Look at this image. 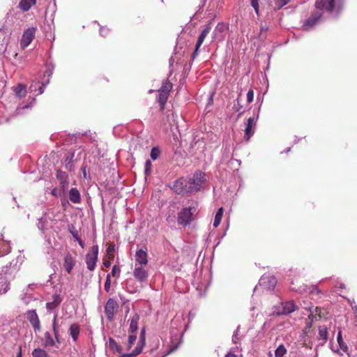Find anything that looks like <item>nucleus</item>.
<instances>
[{
  "label": "nucleus",
  "mask_w": 357,
  "mask_h": 357,
  "mask_svg": "<svg viewBox=\"0 0 357 357\" xmlns=\"http://www.w3.org/2000/svg\"><path fill=\"white\" fill-rule=\"evenodd\" d=\"M344 0H317L316 2V8L317 11L314 13L304 22L303 27L305 31L311 29L321 18V13L319 10L328 12L337 15L342 9Z\"/></svg>",
  "instance_id": "1"
},
{
  "label": "nucleus",
  "mask_w": 357,
  "mask_h": 357,
  "mask_svg": "<svg viewBox=\"0 0 357 357\" xmlns=\"http://www.w3.org/2000/svg\"><path fill=\"white\" fill-rule=\"evenodd\" d=\"M52 75V70H47L44 74L41 84L38 81H33L30 85L28 91L26 90L25 86L24 85V98L26 96V93H30L29 98L31 99L29 104L24 105V109L31 107L35 104L34 97L43 93V89L47 84H49L50 77Z\"/></svg>",
  "instance_id": "2"
},
{
  "label": "nucleus",
  "mask_w": 357,
  "mask_h": 357,
  "mask_svg": "<svg viewBox=\"0 0 357 357\" xmlns=\"http://www.w3.org/2000/svg\"><path fill=\"white\" fill-rule=\"evenodd\" d=\"M197 213V204L190 206L188 208H183L178 213L177 221L178 225L182 226L188 225L192 220V216Z\"/></svg>",
  "instance_id": "3"
},
{
  "label": "nucleus",
  "mask_w": 357,
  "mask_h": 357,
  "mask_svg": "<svg viewBox=\"0 0 357 357\" xmlns=\"http://www.w3.org/2000/svg\"><path fill=\"white\" fill-rule=\"evenodd\" d=\"M173 190L177 194L185 195L192 193L190 185L187 178H181L176 180L172 187Z\"/></svg>",
  "instance_id": "4"
},
{
  "label": "nucleus",
  "mask_w": 357,
  "mask_h": 357,
  "mask_svg": "<svg viewBox=\"0 0 357 357\" xmlns=\"http://www.w3.org/2000/svg\"><path fill=\"white\" fill-rule=\"evenodd\" d=\"M98 245H93L91 248V251L86 255V264L87 268L90 271H94L96 263L98 261Z\"/></svg>",
  "instance_id": "5"
},
{
  "label": "nucleus",
  "mask_w": 357,
  "mask_h": 357,
  "mask_svg": "<svg viewBox=\"0 0 357 357\" xmlns=\"http://www.w3.org/2000/svg\"><path fill=\"white\" fill-rule=\"evenodd\" d=\"M296 306L294 301L281 303L279 305L275 306L274 313L278 315L288 314L294 312Z\"/></svg>",
  "instance_id": "6"
},
{
  "label": "nucleus",
  "mask_w": 357,
  "mask_h": 357,
  "mask_svg": "<svg viewBox=\"0 0 357 357\" xmlns=\"http://www.w3.org/2000/svg\"><path fill=\"white\" fill-rule=\"evenodd\" d=\"M204 174L201 172H196L192 178H187L188 182L190 185L192 193L196 192L200 190L204 181Z\"/></svg>",
  "instance_id": "7"
},
{
  "label": "nucleus",
  "mask_w": 357,
  "mask_h": 357,
  "mask_svg": "<svg viewBox=\"0 0 357 357\" xmlns=\"http://www.w3.org/2000/svg\"><path fill=\"white\" fill-rule=\"evenodd\" d=\"M307 289H310V295L312 299L321 298V295L322 294L321 291L315 285H312L311 287H308L306 284H303L298 289L292 288L293 290L300 294L307 292Z\"/></svg>",
  "instance_id": "8"
},
{
  "label": "nucleus",
  "mask_w": 357,
  "mask_h": 357,
  "mask_svg": "<svg viewBox=\"0 0 357 357\" xmlns=\"http://www.w3.org/2000/svg\"><path fill=\"white\" fill-rule=\"evenodd\" d=\"M211 30V26L210 24H208L205 26V28L202 30L200 35L199 36L196 45H195V51L192 54L193 59H195V57L197 56L199 47L202 45L203 42L204 41L206 37L209 33Z\"/></svg>",
  "instance_id": "9"
},
{
  "label": "nucleus",
  "mask_w": 357,
  "mask_h": 357,
  "mask_svg": "<svg viewBox=\"0 0 357 357\" xmlns=\"http://www.w3.org/2000/svg\"><path fill=\"white\" fill-rule=\"evenodd\" d=\"M118 308V304L113 298H109L105 306V312L107 318L112 321L113 319L115 312Z\"/></svg>",
  "instance_id": "10"
},
{
  "label": "nucleus",
  "mask_w": 357,
  "mask_h": 357,
  "mask_svg": "<svg viewBox=\"0 0 357 357\" xmlns=\"http://www.w3.org/2000/svg\"><path fill=\"white\" fill-rule=\"evenodd\" d=\"M133 275L137 280L144 282L147 280L149 274L148 271L144 268V266L135 264Z\"/></svg>",
  "instance_id": "11"
},
{
  "label": "nucleus",
  "mask_w": 357,
  "mask_h": 357,
  "mask_svg": "<svg viewBox=\"0 0 357 357\" xmlns=\"http://www.w3.org/2000/svg\"><path fill=\"white\" fill-rule=\"evenodd\" d=\"M56 177L59 182V185L63 192H66L69 184L68 174L61 170H57Z\"/></svg>",
  "instance_id": "12"
},
{
  "label": "nucleus",
  "mask_w": 357,
  "mask_h": 357,
  "mask_svg": "<svg viewBox=\"0 0 357 357\" xmlns=\"http://www.w3.org/2000/svg\"><path fill=\"white\" fill-rule=\"evenodd\" d=\"M135 264L138 266H146L148 264L147 250L143 248L138 249L135 255Z\"/></svg>",
  "instance_id": "13"
},
{
  "label": "nucleus",
  "mask_w": 357,
  "mask_h": 357,
  "mask_svg": "<svg viewBox=\"0 0 357 357\" xmlns=\"http://www.w3.org/2000/svg\"><path fill=\"white\" fill-rule=\"evenodd\" d=\"M259 114H257V119L255 117H250L248 119V122L246 123V126L245 128V139L246 141H249L250 137L254 135L255 130H253V128L256 125L257 119H258Z\"/></svg>",
  "instance_id": "14"
},
{
  "label": "nucleus",
  "mask_w": 357,
  "mask_h": 357,
  "mask_svg": "<svg viewBox=\"0 0 357 357\" xmlns=\"http://www.w3.org/2000/svg\"><path fill=\"white\" fill-rule=\"evenodd\" d=\"M26 318L33 326L36 333L40 331V321L35 310H29L27 312Z\"/></svg>",
  "instance_id": "15"
},
{
  "label": "nucleus",
  "mask_w": 357,
  "mask_h": 357,
  "mask_svg": "<svg viewBox=\"0 0 357 357\" xmlns=\"http://www.w3.org/2000/svg\"><path fill=\"white\" fill-rule=\"evenodd\" d=\"M37 27L31 26L24 31V48L27 47L35 37Z\"/></svg>",
  "instance_id": "16"
},
{
  "label": "nucleus",
  "mask_w": 357,
  "mask_h": 357,
  "mask_svg": "<svg viewBox=\"0 0 357 357\" xmlns=\"http://www.w3.org/2000/svg\"><path fill=\"white\" fill-rule=\"evenodd\" d=\"M259 284L267 289H273L276 284V280L271 275H264L259 280Z\"/></svg>",
  "instance_id": "17"
},
{
  "label": "nucleus",
  "mask_w": 357,
  "mask_h": 357,
  "mask_svg": "<svg viewBox=\"0 0 357 357\" xmlns=\"http://www.w3.org/2000/svg\"><path fill=\"white\" fill-rule=\"evenodd\" d=\"M75 265V259L71 254L67 253L64 257L63 268L68 273H70Z\"/></svg>",
  "instance_id": "18"
},
{
  "label": "nucleus",
  "mask_w": 357,
  "mask_h": 357,
  "mask_svg": "<svg viewBox=\"0 0 357 357\" xmlns=\"http://www.w3.org/2000/svg\"><path fill=\"white\" fill-rule=\"evenodd\" d=\"M139 319V315L135 313L128 320L130 322L129 333H134L137 331Z\"/></svg>",
  "instance_id": "19"
},
{
  "label": "nucleus",
  "mask_w": 357,
  "mask_h": 357,
  "mask_svg": "<svg viewBox=\"0 0 357 357\" xmlns=\"http://www.w3.org/2000/svg\"><path fill=\"white\" fill-rule=\"evenodd\" d=\"M68 197L69 200L74 204H79L81 202V195L76 188H72L69 190Z\"/></svg>",
  "instance_id": "20"
},
{
  "label": "nucleus",
  "mask_w": 357,
  "mask_h": 357,
  "mask_svg": "<svg viewBox=\"0 0 357 357\" xmlns=\"http://www.w3.org/2000/svg\"><path fill=\"white\" fill-rule=\"evenodd\" d=\"M79 327L77 324H74L70 325L69 332L74 342H76L77 340L79 335Z\"/></svg>",
  "instance_id": "21"
},
{
  "label": "nucleus",
  "mask_w": 357,
  "mask_h": 357,
  "mask_svg": "<svg viewBox=\"0 0 357 357\" xmlns=\"http://www.w3.org/2000/svg\"><path fill=\"white\" fill-rule=\"evenodd\" d=\"M328 338V331L327 328L325 326H320L319 327V335H318V340H322L323 342L321 344L323 345Z\"/></svg>",
  "instance_id": "22"
},
{
  "label": "nucleus",
  "mask_w": 357,
  "mask_h": 357,
  "mask_svg": "<svg viewBox=\"0 0 357 357\" xmlns=\"http://www.w3.org/2000/svg\"><path fill=\"white\" fill-rule=\"evenodd\" d=\"M56 342V339L54 340L52 335L50 332H46L45 333L44 337V345L46 347H53L55 345V342Z\"/></svg>",
  "instance_id": "23"
},
{
  "label": "nucleus",
  "mask_w": 357,
  "mask_h": 357,
  "mask_svg": "<svg viewBox=\"0 0 357 357\" xmlns=\"http://www.w3.org/2000/svg\"><path fill=\"white\" fill-rule=\"evenodd\" d=\"M228 29V26L224 23H218L213 31V33L215 37L220 38V39L222 38L221 36H219V34H221L222 33L225 32Z\"/></svg>",
  "instance_id": "24"
},
{
  "label": "nucleus",
  "mask_w": 357,
  "mask_h": 357,
  "mask_svg": "<svg viewBox=\"0 0 357 357\" xmlns=\"http://www.w3.org/2000/svg\"><path fill=\"white\" fill-rule=\"evenodd\" d=\"M8 289V283L6 278L1 275H0V294H4Z\"/></svg>",
  "instance_id": "25"
},
{
  "label": "nucleus",
  "mask_w": 357,
  "mask_h": 357,
  "mask_svg": "<svg viewBox=\"0 0 357 357\" xmlns=\"http://www.w3.org/2000/svg\"><path fill=\"white\" fill-rule=\"evenodd\" d=\"M223 211H224V209L222 207L218 209V211H217L215 216L214 221H213V227H217L220 225L222 218Z\"/></svg>",
  "instance_id": "26"
},
{
  "label": "nucleus",
  "mask_w": 357,
  "mask_h": 357,
  "mask_svg": "<svg viewBox=\"0 0 357 357\" xmlns=\"http://www.w3.org/2000/svg\"><path fill=\"white\" fill-rule=\"evenodd\" d=\"M169 94L166 93H163L162 91H158V102L160 103L161 106V109H162L164 108V106L167 102V98Z\"/></svg>",
  "instance_id": "27"
},
{
  "label": "nucleus",
  "mask_w": 357,
  "mask_h": 357,
  "mask_svg": "<svg viewBox=\"0 0 357 357\" xmlns=\"http://www.w3.org/2000/svg\"><path fill=\"white\" fill-rule=\"evenodd\" d=\"M109 347L113 351H116L119 354L121 353V347L112 338H109Z\"/></svg>",
  "instance_id": "28"
},
{
  "label": "nucleus",
  "mask_w": 357,
  "mask_h": 357,
  "mask_svg": "<svg viewBox=\"0 0 357 357\" xmlns=\"http://www.w3.org/2000/svg\"><path fill=\"white\" fill-rule=\"evenodd\" d=\"M172 88V84L169 81H165L162 83L161 88L159 89V91H162L163 93H166L169 94V92L171 91Z\"/></svg>",
  "instance_id": "29"
},
{
  "label": "nucleus",
  "mask_w": 357,
  "mask_h": 357,
  "mask_svg": "<svg viewBox=\"0 0 357 357\" xmlns=\"http://www.w3.org/2000/svg\"><path fill=\"white\" fill-rule=\"evenodd\" d=\"M287 353V349L283 344H280L275 351V357H283V356Z\"/></svg>",
  "instance_id": "30"
},
{
  "label": "nucleus",
  "mask_w": 357,
  "mask_h": 357,
  "mask_svg": "<svg viewBox=\"0 0 357 357\" xmlns=\"http://www.w3.org/2000/svg\"><path fill=\"white\" fill-rule=\"evenodd\" d=\"M56 317H57V315L55 314L54 317V319H53V321H52V330H53L54 338L56 339V342H59V338H58L59 331H58V326H57V323H56Z\"/></svg>",
  "instance_id": "31"
},
{
  "label": "nucleus",
  "mask_w": 357,
  "mask_h": 357,
  "mask_svg": "<svg viewBox=\"0 0 357 357\" xmlns=\"http://www.w3.org/2000/svg\"><path fill=\"white\" fill-rule=\"evenodd\" d=\"M33 357H49L47 352L41 349H36L32 352Z\"/></svg>",
  "instance_id": "32"
},
{
  "label": "nucleus",
  "mask_w": 357,
  "mask_h": 357,
  "mask_svg": "<svg viewBox=\"0 0 357 357\" xmlns=\"http://www.w3.org/2000/svg\"><path fill=\"white\" fill-rule=\"evenodd\" d=\"M36 3V0H24V12L28 11Z\"/></svg>",
  "instance_id": "33"
},
{
  "label": "nucleus",
  "mask_w": 357,
  "mask_h": 357,
  "mask_svg": "<svg viewBox=\"0 0 357 357\" xmlns=\"http://www.w3.org/2000/svg\"><path fill=\"white\" fill-rule=\"evenodd\" d=\"M66 192H63L61 188H54L52 190L51 194L56 197H61Z\"/></svg>",
  "instance_id": "34"
},
{
  "label": "nucleus",
  "mask_w": 357,
  "mask_h": 357,
  "mask_svg": "<svg viewBox=\"0 0 357 357\" xmlns=\"http://www.w3.org/2000/svg\"><path fill=\"white\" fill-rule=\"evenodd\" d=\"M160 153V151L157 147H153L151 151V158L153 160H156Z\"/></svg>",
  "instance_id": "35"
},
{
  "label": "nucleus",
  "mask_w": 357,
  "mask_h": 357,
  "mask_svg": "<svg viewBox=\"0 0 357 357\" xmlns=\"http://www.w3.org/2000/svg\"><path fill=\"white\" fill-rule=\"evenodd\" d=\"M290 0H275V4L277 9H280L284 6L287 4Z\"/></svg>",
  "instance_id": "36"
},
{
  "label": "nucleus",
  "mask_w": 357,
  "mask_h": 357,
  "mask_svg": "<svg viewBox=\"0 0 357 357\" xmlns=\"http://www.w3.org/2000/svg\"><path fill=\"white\" fill-rule=\"evenodd\" d=\"M151 166H152V164H151V160H147L145 162V169H144V173H145L146 176L149 175L151 174Z\"/></svg>",
  "instance_id": "37"
},
{
  "label": "nucleus",
  "mask_w": 357,
  "mask_h": 357,
  "mask_svg": "<svg viewBox=\"0 0 357 357\" xmlns=\"http://www.w3.org/2000/svg\"><path fill=\"white\" fill-rule=\"evenodd\" d=\"M142 351V348L137 347L134 352L130 354H122L121 357H134L136 355L139 354Z\"/></svg>",
  "instance_id": "38"
},
{
  "label": "nucleus",
  "mask_w": 357,
  "mask_h": 357,
  "mask_svg": "<svg viewBox=\"0 0 357 357\" xmlns=\"http://www.w3.org/2000/svg\"><path fill=\"white\" fill-rule=\"evenodd\" d=\"M61 303L60 299H56L53 302L47 303V308L52 310Z\"/></svg>",
  "instance_id": "39"
},
{
  "label": "nucleus",
  "mask_w": 357,
  "mask_h": 357,
  "mask_svg": "<svg viewBox=\"0 0 357 357\" xmlns=\"http://www.w3.org/2000/svg\"><path fill=\"white\" fill-rule=\"evenodd\" d=\"M121 270L117 266H114L111 272V275L114 277L119 278L120 275Z\"/></svg>",
  "instance_id": "40"
},
{
  "label": "nucleus",
  "mask_w": 357,
  "mask_h": 357,
  "mask_svg": "<svg viewBox=\"0 0 357 357\" xmlns=\"http://www.w3.org/2000/svg\"><path fill=\"white\" fill-rule=\"evenodd\" d=\"M110 285H111V280H110V274H107L106 277V281L105 283V290L107 292H109L110 290Z\"/></svg>",
  "instance_id": "41"
},
{
  "label": "nucleus",
  "mask_w": 357,
  "mask_h": 357,
  "mask_svg": "<svg viewBox=\"0 0 357 357\" xmlns=\"http://www.w3.org/2000/svg\"><path fill=\"white\" fill-rule=\"evenodd\" d=\"M304 308L310 312V314L308 315V319L311 321V322H312L314 321V319H316V316L314 315L313 312L312 311V306H305Z\"/></svg>",
  "instance_id": "42"
},
{
  "label": "nucleus",
  "mask_w": 357,
  "mask_h": 357,
  "mask_svg": "<svg viewBox=\"0 0 357 357\" xmlns=\"http://www.w3.org/2000/svg\"><path fill=\"white\" fill-rule=\"evenodd\" d=\"M136 338H137L136 335L132 334V333L129 335V337H128V347L129 349L132 347L133 343L135 342Z\"/></svg>",
  "instance_id": "43"
},
{
  "label": "nucleus",
  "mask_w": 357,
  "mask_h": 357,
  "mask_svg": "<svg viewBox=\"0 0 357 357\" xmlns=\"http://www.w3.org/2000/svg\"><path fill=\"white\" fill-rule=\"evenodd\" d=\"M254 100V91L252 89H250L247 93V101L248 102H252Z\"/></svg>",
  "instance_id": "44"
},
{
  "label": "nucleus",
  "mask_w": 357,
  "mask_h": 357,
  "mask_svg": "<svg viewBox=\"0 0 357 357\" xmlns=\"http://www.w3.org/2000/svg\"><path fill=\"white\" fill-rule=\"evenodd\" d=\"M251 1V6L255 9V12L258 13L259 12V3L258 0H250Z\"/></svg>",
  "instance_id": "45"
},
{
  "label": "nucleus",
  "mask_w": 357,
  "mask_h": 357,
  "mask_svg": "<svg viewBox=\"0 0 357 357\" xmlns=\"http://www.w3.org/2000/svg\"><path fill=\"white\" fill-rule=\"evenodd\" d=\"M237 101H238V103H237V105H235L234 106V109H235L236 112H239L238 116H241V115L243 113V111H242V110H241V109H242V105H241L239 104V102H238V99H237Z\"/></svg>",
  "instance_id": "46"
},
{
  "label": "nucleus",
  "mask_w": 357,
  "mask_h": 357,
  "mask_svg": "<svg viewBox=\"0 0 357 357\" xmlns=\"http://www.w3.org/2000/svg\"><path fill=\"white\" fill-rule=\"evenodd\" d=\"M109 32V29L107 28H105V27H101L100 29V34L102 36H106L107 35Z\"/></svg>",
  "instance_id": "47"
},
{
  "label": "nucleus",
  "mask_w": 357,
  "mask_h": 357,
  "mask_svg": "<svg viewBox=\"0 0 357 357\" xmlns=\"http://www.w3.org/2000/svg\"><path fill=\"white\" fill-rule=\"evenodd\" d=\"M22 91V84L21 83H19L17 88H16V90H15V93L17 96H21V91Z\"/></svg>",
  "instance_id": "48"
},
{
  "label": "nucleus",
  "mask_w": 357,
  "mask_h": 357,
  "mask_svg": "<svg viewBox=\"0 0 357 357\" xmlns=\"http://www.w3.org/2000/svg\"><path fill=\"white\" fill-rule=\"evenodd\" d=\"M73 157V155H72V156L70 158H67L66 160V161L68 162V163H66V168L70 171L71 170L72 165L70 163H71V160H72Z\"/></svg>",
  "instance_id": "49"
},
{
  "label": "nucleus",
  "mask_w": 357,
  "mask_h": 357,
  "mask_svg": "<svg viewBox=\"0 0 357 357\" xmlns=\"http://www.w3.org/2000/svg\"><path fill=\"white\" fill-rule=\"evenodd\" d=\"M337 342H338L341 349H344L343 345H342L343 341H342V335H341V333L340 332L338 333V335H337Z\"/></svg>",
  "instance_id": "50"
},
{
  "label": "nucleus",
  "mask_w": 357,
  "mask_h": 357,
  "mask_svg": "<svg viewBox=\"0 0 357 357\" xmlns=\"http://www.w3.org/2000/svg\"><path fill=\"white\" fill-rule=\"evenodd\" d=\"M238 330H236V333L233 335L232 336V341L234 343L236 344L238 340H239V337L238 336Z\"/></svg>",
  "instance_id": "51"
},
{
  "label": "nucleus",
  "mask_w": 357,
  "mask_h": 357,
  "mask_svg": "<svg viewBox=\"0 0 357 357\" xmlns=\"http://www.w3.org/2000/svg\"><path fill=\"white\" fill-rule=\"evenodd\" d=\"M38 227L40 230H43L45 229V225H44V223H43V220L42 218L40 219L39 221H38Z\"/></svg>",
  "instance_id": "52"
},
{
  "label": "nucleus",
  "mask_w": 357,
  "mask_h": 357,
  "mask_svg": "<svg viewBox=\"0 0 357 357\" xmlns=\"http://www.w3.org/2000/svg\"><path fill=\"white\" fill-rule=\"evenodd\" d=\"M140 340L144 343L145 341V329L142 328L140 333Z\"/></svg>",
  "instance_id": "53"
},
{
  "label": "nucleus",
  "mask_w": 357,
  "mask_h": 357,
  "mask_svg": "<svg viewBox=\"0 0 357 357\" xmlns=\"http://www.w3.org/2000/svg\"><path fill=\"white\" fill-rule=\"evenodd\" d=\"M22 346H20L19 347V353H18L17 357H22Z\"/></svg>",
  "instance_id": "54"
},
{
  "label": "nucleus",
  "mask_w": 357,
  "mask_h": 357,
  "mask_svg": "<svg viewBox=\"0 0 357 357\" xmlns=\"http://www.w3.org/2000/svg\"><path fill=\"white\" fill-rule=\"evenodd\" d=\"M79 245L83 248L84 247V243L79 238H77Z\"/></svg>",
  "instance_id": "55"
},
{
  "label": "nucleus",
  "mask_w": 357,
  "mask_h": 357,
  "mask_svg": "<svg viewBox=\"0 0 357 357\" xmlns=\"http://www.w3.org/2000/svg\"><path fill=\"white\" fill-rule=\"evenodd\" d=\"M225 357H238L236 354L228 353Z\"/></svg>",
  "instance_id": "56"
},
{
  "label": "nucleus",
  "mask_w": 357,
  "mask_h": 357,
  "mask_svg": "<svg viewBox=\"0 0 357 357\" xmlns=\"http://www.w3.org/2000/svg\"><path fill=\"white\" fill-rule=\"evenodd\" d=\"M110 261H104L103 263V265L105 266V267H109L110 266Z\"/></svg>",
  "instance_id": "57"
},
{
  "label": "nucleus",
  "mask_w": 357,
  "mask_h": 357,
  "mask_svg": "<svg viewBox=\"0 0 357 357\" xmlns=\"http://www.w3.org/2000/svg\"><path fill=\"white\" fill-rule=\"evenodd\" d=\"M114 246H109L108 248H107V251L108 252H111L114 250Z\"/></svg>",
  "instance_id": "58"
},
{
  "label": "nucleus",
  "mask_w": 357,
  "mask_h": 357,
  "mask_svg": "<svg viewBox=\"0 0 357 357\" xmlns=\"http://www.w3.org/2000/svg\"><path fill=\"white\" fill-rule=\"evenodd\" d=\"M82 170H83V176H84V177L86 178V169H85V167H84V168L82 169Z\"/></svg>",
  "instance_id": "59"
},
{
  "label": "nucleus",
  "mask_w": 357,
  "mask_h": 357,
  "mask_svg": "<svg viewBox=\"0 0 357 357\" xmlns=\"http://www.w3.org/2000/svg\"><path fill=\"white\" fill-rule=\"evenodd\" d=\"M18 7L22 9V0H20L18 4Z\"/></svg>",
  "instance_id": "60"
},
{
  "label": "nucleus",
  "mask_w": 357,
  "mask_h": 357,
  "mask_svg": "<svg viewBox=\"0 0 357 357\" xmlns=\"http://www.w3.org/2000/svg\"><path fill=\"white\" fill-rule=\"evenodd\" d=\"M266 30H267V29H266V28L262 27V28H261V33H262L263 31H266ZM261 33H260V35H261Z\"/></svg>",
  "instance_id": "61"
},
{
  "label": "nucleus",
  "mask_w": 357,
  "mask_h": 357,
  "mask_svg": "<svg viewBox=\"0 0 357 357\" xmlns=\"http://www.w3.org/2000/svg\"><path fill=\"white\" fill-rule=\"evenodd\" d=\"M315 311H316L317 313H318V312L319 313L320 312V309L319 307H316L315 308Z\"/></svg>",
  "instance_id": "62"
},
{
  "label": "nucleus",
  "mask_w": 357,
  "mask_h": 357,
  "mask_svg": "<svg viewBox=\"0 0 357 357\" xmlns=\"http://www.w3.org/2000/svg\"><path fill=\"white\" fill-rule=\"evenodd\" d=\"M352 308L356 312L357 310V305L352 306Z\"/></svg>",
  "instance_id": "63"
},
{
  "label": "nucleus",
  "mask_w": 357,
  "mask_h": 357,
  "mask_svg": "<svg viewBox=\"0 0 357 357\" xmlns=\"http://www.w3.org/2000/svg\"><path fill=\"white\" fill-rule=\"evenodd\" d=\"M340 288H344V285L343 284H340Z\"/></svg>",
  "instance_id": "64"
}]
</instances>
